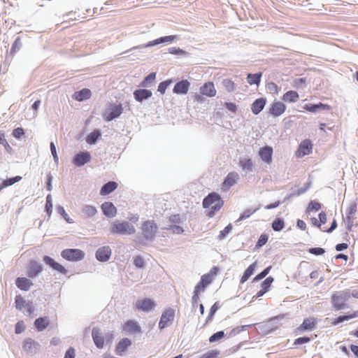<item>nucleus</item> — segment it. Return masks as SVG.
<instances>
[{
    "label": "nucleus",
    "instance_id": "nucleus-1",
    "mask_svg": "<svg viewBox=\"0 0 358 358\" xmlns=\"http://www.w3.org/2000/svg\"><path fill=\"white\" fill-rule=\"evenodd\" d=\"M110 230L111 234L120 235H131L136 231L134 226L127 221H122V222H113L111 224Z\"/></svg>",
    "mask_w": 358,
    "mask_h": 358
},
{
    "label": "nucleus",
    "instance_id": "nucleus-2",
    "mask_svg": "<svg viewBox=\"0 0 358 358\" xmlns=\"http://www.w3.org/2000/svg\"><path fill=\"white\" fill-rule=\"evenodd\" d=\"M143 239L147 242H152L158 231V227L154 220L145 221L141 227Z\"/></svg>",
    "mask_w": 358,
    "mask_h": 358
},
{
    "label": "nucleus",
    "instance_id": "nucleus-3",
    "mask_svg": "<svg viewBox=\"0 0 358 358\" xmlns=\"http://www.w3.org/2000/svg\"><path fill=\"white\" fill-rule=\"evenodd\" d=\"M349 299L348 294L345 289L334 292L331 297L332 307L336 310H343L348 308L346 301Z\"/></svg>",
    "mask_w": 358,
    "mask_h": 358
},
{
    "label": "nucleus",
    "instance_id": "nucleus-4",
    "mask_svg": "<svg viewBox=\"0 0 358 358\" xmlns=\"http://www.w3.org/2000/svg\"><path fill=\"white\" fill-rule=\"evenodd\" d=\"M177 39H178V36L176 35H170V36H162V37H159V38H157L155 40L150 41V42H148L146 44H142V45H140L135 46V47L131 48L129 50V51L133 50H137V49H142V48H149V47H152V46L157 45H159V44H162V43L171 44L174 41H176ZM128 52H129V50H128ZM124 53H126V52H124Z\"/></svg>",
    "mask_w": 358,
    "mask_h": 358
},
{
    "label": "nucleus",
    "instance_id": "nucleus-5",
    "mask_svg": "<svg viewBox=\"0 0 358 358\" xmlns=\"http://www.w3.org/2000/svg\"><path fill=\"white\" fill-rule=\"evenodd\" d=\"M61 256L68 261L77 262L85 257V253L79 249H65L62 251Z\"/></svg>",
    "mask_w": 358,
    "mask_h": 358
},
{
    "label": "nucleus",
    "instance_id": "nucleus-6",
    "mask_svg": "<svg viewBox=\"0 0 358 358\" xmlns=\"http://www.w3.org/2000/svg\"><path fill=\"white\" fill-rule=\"evenodd\" d=\"M175 317V310L173 308L166 309L162 314L159 322V328L162 330L169 327L173 322Z\"/></svg>",
    "mask_w": 358,
    "mask_h": 358
},
{
    "label": "nucleus",
    "instance_id": "nucleus-7",
    "mask_svg": "<svg viewBox=\"0 0 358 358\" xmlns=\"http://www.w3.org/2000/svg\"><path fill=\"white\" fill-rule=\"evenodd\" d=\"M123 112L122 103H112L109 106L108 112L104 113L103 117L106 122H110L113 120L119 117Z\"/></svg>",
    "mask_w": 358,
    "mask_h": 358
},
{
    "label": "nucleus",
    "instance_id": "nucleus-8",
    "mask_svg": "<svg viewBox=\"0 0 358 358\" xmlns=\"http://www.w3.org/2000/svg\"><path fill=\"white\" fill-rule=\"evenodd\" d=\"M357 204L356 202H351L346 210V223L347 229L352 231L354 220L355 218V214L357 213Z\"/></svg>",
    "mask_w": 358,
    "mask_h": 358
},
{
    "label": "nucleus",
    "instance_id": "nucleus-9",
    "mask_svg": "<svg viewBox=\"0 0 358 358\" xmlns=\"http://www.w3.org/2000/svg\"><path fill=\"white\" fill-rule=\"evenodd\" d=\"M43 271V266L35 260L29 262L27 268V275L29 278H34L39 275Z\"/></svg>",
    "mask_w": 358,
    "mask_h": 358
},
{
    "label": "nucleus",
    "instance_id": "nucleus-10",
    "mask_svg": "<svg viewBox=\"0 0 358 358\" xmlns=\"http://www.w3.org/2000/svg\"><path fill=\"white\" fill-rule=\"evenodd\" d=\"M136 308L144 312H150L155 307V302L150 299L138 300L135 304Z\"/></svg>",
    "mask_w": 358,
    "mask_h": 358
},
{
    "label": "nucleus",
    "instance_id": "nucleus-11",
    "mask_svg": "<svg viewBox=\"0 0 358 358\" xmlns=\"http://www.w3.org/2000/svg\"><path fill=\"white\" fill-rule=\"evenodd\" d=\"M91 160L90 153L87 151L80 152L73 158V163L78 167L84 166Z\"/></svg>",
    "mask_w": 358,
    "mask_h": 358
},
{
    "label": "nucleus",
    "instance_id": "nucleus-12",
    "mask_svg": "<svg viewBox=\"0 0 358 358\" xmlns=\"http://www.w3.org/2000/svg\"><path fill=\"white\" fill-rule=\"evenodd\" d=\"M40 347L38 343L30 338H26L22 345V349L24 352L30 355H34L37 352Z\"/></svg>",
    "mask_w": 358,
    "mask_h": 358
},
{
    "label": "nucleus",
    "instance_id": "nucleus-13",
    "mask_svg": "<svg viewBox=\"0 0 358 358\" xmlns=\"http://www.w3.org/2000/svg\"><path fill=\"white\" fill-rule=\"evenodd\" d=\"M43 260L45 264L49 266L53 270H55L64 275L67 273V270L62 264L55 261V259L52 257L48 255H45L43 257Z\"/></svg>",
    "mask_w": 358,
    "mask_h": 358
},
{
    "label": "nucleus",
    "instance_id": "nucleus-14",
    "mask_svg": "<svg viewBox=\"0 0 358 358\" xmlns=\"http://www.w3.org/2000/svg\"><path fill=\"white\" fill-rule=\"evenodd\" d=\"M111 253L112 250L109 246H103L96 250L95 257L98 261L104 262L110 259Z\"/></svg>",
    "mask_w": 358,
    "mask_h": 358
},
{
    "label": "nucleus",
    "instance_id": "nucleus-15",
    "mask_svg": "<svg viewBox=\"0 0 358 358\" xmlns=\"http://www.w3.org/2000/svg\"><path fill=\"white\" fill-rule=\"evenodd\" d=\"M189 87L190 83L187 80H182L175 84L173 92L176 94H186Z\"/></svg>",
    "mask_w": 358,
    "mask_h": 358
},
{
    "label": "nucleus",
    "instance_id": "nucleus-16",
    "mask_svg": "<svg viewBox=\"0 0 358 358\" xmlns=\"http://www.w3.org/2000/svg\"><path fill=\"white\" fill-rule=\"evenodd\" d=\"M317 320L314 317H308L303 320L302 324L297 328V331L302 332L305 331H311L316 328Z\"/></svg>",
    "mask_w": 358,
    "mask_h": 358
},
{
    "label": "nucleus",
    "instance_id": "nucleus-17",
    "mask_svg": "<svg viewBox=\"0 0 358 358\" xmlns=\"http://www.w3.org/2000/svg\"><path fill=\"white\" fill-rule=\"evenodd\" d=\"M92 336L96 348L99 349L103 348L104 345V338L102 336L100 329L94 327L92 331Z\"/></svg>",
    "mask_w": 358,
    "mask_h": 358
},
{
    "label": "nucleus",
    "instance_id": "nucleus-18",
    "mask_svg": "<svg viewBox=\"0 0 358 358\" xmlns=\"http://www.w3.org/2000/svg\"><path fill=\"white\" fill-rule=\"evenodd\" d=\"M101 208L103 215L109 218L114 217L117 214V208L111 202L106 201L103 203Z\"/></svg>",
    "mask_w": 358,
    "mask_h": 358
},
{
    "label": "nucleus",
    "instance_id": "nucleus-19",
    "mask_svg": "<svg viewBox=\"0 0 358 358\" xmlns=\"http://www.w3.org/2000/svg\"><path fill=\"white\" fill-rule=\"evenodd\" d=\"M152 96V93L150 90L138 89L134 92V97L138 102H143L148 99Z\"/></svg>",
    "mask_w": 358,
    "mask_h": 358
},
{
    "label": "nucleus",
    "instance_id": "nucleus-20",
    "mask_svg": "<svg viewBox=\"0 0 358 358\" xmlns=\"http://www.w3.org/2000/svg\"><path fill=\"white\" fill-rule=\"evenodd\" d=\"M239 178V176L238 173L233 171L228 173V175L226 176L223 184H222V188L224 189H228L233 185H234Z\"/></svg>",
    "mask_w": 358,
    "mask_h": 358
},
{
    "label": "nucleus",
    "instance_id": "nucleus-21",
    "mask_svg": "<svg viewBox=\"0 0 358 358\" xmlns=\"http://www.w3.org/2000/svg\"><path fill=\"white\" fill-rule=\"evenodd\" d=\"M286 109L285 105L280 101L273 102L269 108V113L274 117L281 115Z\"/></svg>",
    "mask_w": 358,
    "mask_h": 358
},
{
    "label": "nucleus",
    "instance_id": "nucleus-22",
    "mask_svg": "<svg viewBox=\"0 0 358 358\" xmlns=\"http://www.w3.org/2000/svg\"><path fill=\"white\" fill-rule=\"evenodd\" d=\"M220 195L216 192H211L206 196L203 200V207L204 208H209L213 204L221 200Z\"/></svg>",
    "mask_w": 358,
    "mask_h": 358
},
{
    "label": "nucleus",
    "instance_id": "nucleus-23",
    "mask_svg": "<svg viewBox=\"0 0 358 358\" xmlns=\"http://www.w3.org/2000/svg\"><path fill=\"white\" fill-rule=\"evenodd\" d=\"M330 106L327 104H324L322 103H319L317 104L313 103H306L303 106V108L310 112V113H317L321 110H328L330 109Z\"/></svg>",
    "mask_w": 358,
    "mask_h": 358
},
{
    "label": "nucleus",
    "instance_id": "nucleus-24",
    "mask_svg": "<svg viewBox=\"0 0 358 358\" xmlns=\"http://www.w3.org/2000/svg\"><path fill=\"white\" fill-rule=\"evenodd\" d=\"M200 93L208 97L215 96L216 94V90L213 83L208 82L203 85L200 87Z\"/></svg>",
    "mask_w": 358,
    "mask_h": 358
},
{
    "label": "nucleus",
    "instance_id": "nucleus-25",
    "mask_svg": "<svg viewBox=\"0 0 358 358\" xmlns=\"http://www.w3.org/2000/svg\"><path fill=\"white\" fill-rule=\"evenodd\" d=\"M273 149L271 147L265 146L259 150V155L261 159L267 164L272 161Z\"/></svg>",
    "mask_w": 358,
    "mask_h": 358
},
{
    "label": "nucleus",
    "instance_id": "nucleus-26",
    "mask_svg": "<svg viewBox=\"0 0 358 358\" xmlns=\"http://www.w3.org/2000/svg\"><path fill=\"white\" fill-rule=\"evenodd\" d=\"M124 330L129 334L141 333V327L137 322L134 320H128L124 324Z\"/></svg>",
    "mask_w": 358,
    "mask_h": 358
},
{
    "label": "nucleus",
    "instance_id": "nucleus-27",
    "mask_svg": "<svg viewBox=\"0 0 358 358\" xmlns=\"http://www.w3.org/2000/svg\"><path fill=\"white\" fill-rule=\"evenodd\" d=\"M15 285L20 289L23 291H28L33 285V283L27 278L18 277L15 280Z\"/></svg>",
    "mask_w": 358,
    "mask_h": 358
},
{
    "label": "nucleus",
    "instance_id": "nucleus-28",
    "mask_svg": "<svg viewBox=\"0 0 358 358\" xmlns=\"http://www.w3.org/2000/svg\"><path fill=\"white\" fill-rule=\"evenodd\" d=\"M266 100L264 98L257 99L251 106V110L253 114L258 115L264 108Z\"/></svg>",
    "mask_w": 358,
    "mask_h": 358
},
{
    "label": "nucleus",
    "instance_id": "nucleus-29",
    "mask_svg": "<svg viewBox=\"0 0 358 358\" xmlns=\"http://www.w3.org/2000/svg\"><path fill=\"white\" fill-rule=\"evenodd\" d=\"M239 165L242 170L246 173L254 171V164L250 158H241L239 159Z\"/></svg>",
    "mask_w": 358,
    "mask_h": 358
},
{
    "label": "nucleus",
    "instance_id": "nucleus-30",
    "mask_svg": "<svg viewBox=\"0 0 358 358\" xmlns=\"http://www.w3.org/2000/svg\"><path fill=\"white\" fill-rule=\"evenodd\" d=\"M312 150V144L310 141L306 140L301 143L297 150L298 157L308 155Z\"/></svg>",
    "mask_w": 358,
    "mask_h": 358
},
{
    "label": "nucleus",
    "instance_id": "nucleus-31",
    "mask_svg": "<svg viewBox=\"0 0 358 358\" xmlns=\"http://www.w3.org/2000/svg\"><path fill=\"white\" fill-rule=\"evenodd\" d=\"M117 187V183L115 181H109L104 184L100 190V194L105 196L108 195Z\"/></svg>",
    "mask_w": 358,
    "mask_h": 358
},
{
    "label": "nucleus",
    "instance_id": "nucleus-32",
    "mask_svg": "<svg viewBox=\"0 0 358 358\" xmlns=\"http://www.w3.org/2000/svg\"><path fill=\"white\" fill-rule=\"evenodd\" d=\"M356 317H358V310L348 313L347 315L338 316L332 322V324L337 325L338 324L343 322L344 321H347Z\"/></svg>",
    "mask_w": 358,
    "mask_h": 358
},
{
    "label": "nucleus",
    "instance_id": "nucleus-33",
    "mask_svg": "<svg viewBox=\"0 0 358 358\" xmlns=\"http://www.w3.org/2000/svg\"><path fill=\"white\" fill-rule=\"evenodd\" d=\"M50 321L47 317H41L34 321V326L38 331H42L48 326Z\"/></svg>",
    "mask_w": 358,
    "mask_h": 358
},
{
    "label": "nucleus",
    "instance_id": "nucleus-34",
    "mask_svg": "<svg viewBox=\"0 0 358 358\" xmlns=\"http://www.w3.org/2000/svg\"><path fill=\"white\" fill-rule=\"evenodd\" d=\"M91 94V91L89 89L84 88L78 92H76L74 94V98L78 101H82L90 99Z\"/></svg>",
    "mask_w": 358,
    "mask_h": 358
},
{
    "label": "nucleus",
    "instance_id": "nucleus-35",
    "mask_svg": "<svg viewBox=\"0 0 358 358\" xmlns=\"http://www.w3.org/2000/svg\"><path fill=\"white\" fill-rule=\"evenodd\" d=\"M299 99V94L296 91L289 90L284 94L282 100L285 102L294 103Z\"/></svg>",
    "mask_w": 358,
    "mask_h": 358
},
{
    "label": "nucleus",
    "instance_id": "nucleus-36",
    "mask_svg": "<svg viewBox=\"0 0 358 358\" xmlns=\"http://www.w3.org/2000/svg\"><path fill=\"white\" fill-rule=\"evenodd\" d=\"M156 79V73L152 72L149 73L141 83L139 87H149L155 82Z\"/></svg>",
    "mask_w": 358,
    "mask_h": 358
},
{
    "label": "nucleus",
    "instance_id": "nucleus-37",
    "mask_svg": "<svg viewBox=\"0 0 358 358\" xmlns=\"http://www.w3.org/2000/svg\"><path fill=\"white\" fill-rule=\"evenodd\" d=\"M101 133L100 130L95 129L87 135L86 138V142L90 145L95 144L97 140L101 137Z\"/></svg>",
    "mask_w": 358,
    "mask_h": 358
},
{
    "label": "nucleus",
    "instance_id": "nucleus-38",
    "mask_svg": "<svg viewBox=\"0 0 358 358\" xmlns=\"http://www.w3.org/2000/svg\"><path fill=\"white\" fill-rule=\"evenodd\" d=\"M256 267V263H253L250 264L245 271L243 273V275H242L241 278V283H244L246 282L249 278L254 273L255 269Z\"/></svg>",
    "mask_w": 358,
    "mask_h": 358
},
{
    "label": "nucleus",
    "instance_id": "nucleus-39",
    "mask_svg": "<svg viewBox=\"0 0 358 358\" xmlns=\"http://www.w3.org/2000/svg\"><path fill=\"white\" fill-rule=\"evenodd\" d=\"M223 205L224 201L222 199L218 201L217 202L214 203V205L213 204L212 206H210L211 207L209 211L207 213L206 215L209 217H213L215 215V213L221 209Z\"/></svg>",
    "mask_w": 358,
    "mask_h": 358
},
{
    "label": "nucleus",
    "instance_id": "nucleus-40",
    "mask_svg": "<svg viewBox=\"0 0 358 358\" xmlns=\"http://www.w3.org/2000/svg\"><path fill=\"white\" fill-rule=\"evenodd\" d=\"M262 73H249L247 76V81L250 85H259L261 81Z\"/></svg>",
    "mask_w": 358,
    "mask_h": 358
},
{
    "label": "nucleus",
    "instance_id": "nucleus-41",
    "mask_svg": "<svg viewBox=\"0 0 358 358\" xmlns=\"http://www.w3.org/2000/svg\"><path fill=\"white\" fill-rule=\"evenodd\" d=\"M131 342L129 338H123L119 341L116 350L118 352H123L127 349L129 346L131 345Z\"/></svg>",
    "mask_w": 358,
    "mask_h": 358
},
{
    "label": "nucleus",
    "instance_id": "nucleus-42",
    "mask_svg": "<svg viewBox=\"0 0 358 358\" xmlns=\"http://www.w3.org/2000/svg\"><path fill=\"white\" fill-rule=\"evenodd\" d=\"M222 85L228 92H232L236 90L235 83L229 78H224L222 80Z\"/></svg>",
    "mask_w": 358,
    "mask_h": 358
},
{
    "label": "nucleus",
    "instance_id": "nucleus-43",
    "mask_svg": "<svg viewBox=\"0 0 358 358\" xmlns=\"http://www.w3.org/2000/svg\"><path fill=\"white\" fill-rule=\"evenodd\" d=\"M271 227H272L273 230L275 231H282L285 227V222H284L283 219H282V218L275 219L271 224Z\"/></svg>",
    "mask_w": 358,
    "mask_h": 358
},
{
    "label": "nucleus",
    "instance_id": "nucleus-44",
    "mask_svg": "<svg viewBox=\"0 0 358 358\" xmlns=\"http://www.w3.org/2000/svg\"><path fill=\"white\" fill-rule=\"evenodd\" d=\"M83 211L87 217H93L97 213L96 208L90 205H85L83 208Z\"/></svg>",
    "mask_w": 358,
    "mask_h": 358
},
{
    "label": "nucleus",
    "instance_id": "nucleus-45",
    "mask_svg": "<svg viewBox=\"0 0 358 358\" xmlns=\"http://www.w3.org/2000/svg\"><path fill=\"white\" fill-rule=\"evenodd\" d=\"M21 180L22 177L19 176L13 178H9L3 181L2 185L3 187H8L15 184V182H19Z\"/></svg>",
    "mask_w": 358,
    "mask_h": 358
},
{
    "label": "nucleus",
    "instance_id": "nucleus-46",
    "mask_svg": "<svg viewBox=\"0 0 358 358\" xmlns=\"http://www.w3.org/2000/svg\"><path fill=\"white\" fill-rule=\"evenodd\" d=\"M259 208H257L254 210H252L250 208H248L243 211V213L241 214L239 218L238 219L237 222L242 221L245 219H247L250 217L251 215L255 213Z\"/></svg>",
    "mask_w": 358,
    "mask_h": 358
},
{
    "label": "nucleus",
    "instance_id": "nucleus-47",
    "mask_svg": "<svg viewBox=\"0 0 358 358\" xmlns=\"http://www.w3.org/2000/svg\"><path fill=\"white\" fill-rule=\"evenodd\" d=\"M171 83H172V80H171V79L161 82L158 85L157 91L159 92L161 94H164L166 92V90L171 84Z\"/></svg>",
    "mask_w": 358,
    "mask_h": 358
},
{
    "label": "nucleus",
    "instance_id": "nucleus-48",
    "mask_svg": "<svg viewBox=\"0 0 358 358\" xmlns=\"http://www.w3.org/2000/svg\"><path fill=\"white\" fill-rule=\"evenodd\" d=\"M15 302V307L19 310H21L26 306V301L21 295L16 296Z\"/></svg>",
    "mask_w": 358,
    "mask_h": 358
},
{
    "label": "nucleus",
    "instance_id": "nucleus-49",
    "mask_svg": "<svg viewBox=\"0 0 358 358\" xmlns=\"http://www.w3.org/2000/svg\"><path fill=\"white\" fill-rule=\"evenodd\" d=\"M21 47H22L21 41H20V38H17L15 39V41H14V43H13L12 47L10 48V55H13L14 54H15L17 51H19L20 50Z\"/></svg>",
    "mask_w": 358,
    "mask_h": 358
},
{
    "label": "nucleus",
    "instance_id": "nucleus-50",
    "mask_svg": "<svg viewBox=\"0 0 358 358\" xmlns=\"http://www.w3.org/2000/svg\"><path fill=\"white\" fill-rule=\"evenodd\" d=\"M225 336L224 331H219L216 333L213 334L210 338H209V342L210 343H214L216 341H218L221 340L222 338H224Z\"/></svg>",
    "mask_w": 358,
    "mask_h": 358
},
{
    "label": "nucleus",
    "instance_id": "nucleus-51",
    "mask_svg": "<svg viewBox=\"0 0 358 358\" xmlns=\"http://www.w3.org/2000/svg\"><path fill=\"white\" fill-rule=\"evenodd\" d=\"M232 230V226L229 224L227 227H224V229L222 231H220L217 239L218 240H223L226 238V236Z\"/></svg>",
    "mask_w": 358,
    "mask_h": 358
},
{
    "label": "nucleus",
    "instance_id": "nucleus-52",
    "mask_svg": "<svg viewBox=\"0 0 358 358\" xmlns=\"http://www.w3.org/2000/svg\"><path fill=\"white\" fill-rule=\"evenodd\" d=\"M134 264L138 268H144L145 267V261L140 255H137L134 258Z\"/></svg>",
    "mask_w": 358,
    "mask_h": 358
},
{
    "label": "nucleus",
    "instance_id": "nucleus-53",
    "mask_svg": "<svg viewBox=\"0 0 358 358\" xmlns=\"http://www.w3.org/2000/svg\"><path fill=\"white\" fill-rule=\"evenodd\" d=\"M46 213L50 215L52 211V199L51 194H48L46 196V203L45 206Z\"/></svg>",
    "mask_w": 358,
    "mask_h": 358
},
{
    "label": "nucleus",
    "instance_id": "nucleus-54",
    "mask_svg": "<svg viewBox=\"0 0 358 358\" xmlns=\"http://www.w3.org/2000/svg\"><path fill=\"white\" fill-rule=\"evenodd\" d=\"M0 144L4 146L5 149L7 152H10L12 150V148L10 146L8 143L7 142L5 135L2 131H0Z\"/></svg>",
    "mask_w": 358,
    "mask_h": 358
},
{
    "label": "nucleus",
    "instance_id": "nucleus-55",
    "mask_svg": "<svg viewBox=\"0 0 358 358\" xmlns=\"http://www.w3.org/2000/svg\"><path fill=\"white\" fill-rule=\"evenodd\" d=\"M211 282L210 276L208 274H204L201 278L200 283L202 285V290H204L206 287Z\"/></svg>",
    "mask_w": 358,
    "mask_h": 358
},
{
    "label": "nucleus",
    "instance_id": "nucleus-56",
    "mask_svg": "<svg viewBox=\"0 0 358 358\" xmlns=\"http://www.w3.org/2000/svg\"><path fill=\"white\" fill-rule=\"evenodd\" d=\"M268 237L267 235L262 234L259 236V238L256 243L255 248H262L263 245H264L266 243V242L268 241Z\"/></svg>",
    "mask_w": 358,
    "mask_h": 358
},
{
    "label": "nucleus",
    "instance_id": "nucleus-57",
    "mask_svg": "<svg viewBox=\"0 0 358 358\" xmlns=\"http://www.w3.org/2000/svg\"><path fill=\"white\" fill-rule=\"evenodd\" d=\"M273 282V278L271 276H269L266 278L263 282L262 283V287L264 289L265 291H268L270 289V287Z\"/></svg>",
    "mask_w": 358,
    "mask_h": 358
},
{
    "label": "nucleus",
    "instance_id": "nucleus-58",
    "mask_svg": "<svg viewBox=\"0 0 358 358\" xmlns=\"http://www.w3.org/2000/svg\"><path fill=\"white\" fill-rule=\"evenodd\" d=\"M25 324L22 320L18 321L15 324V332L16 334H20L25 330Z\"/></svg>",
    "mask_w": 358,
    "mask_h": 358
},
{
    "label": "nucleus",
    "instance_id": "nucleus-59",
    "mask_svg": "<svg viewBox=\"0 0 358 358\" xmlns=\"http://www.w3.org/2000/svg\"><path fill=\"white\" fill-rule=\"evenodd\" d=\"M57 211L62 215L63 218L69 223H73V220L69 217L68 214L66 213L64 208L62 206H59L57 207Z\"/></svg>",
    "mask_w": 358,
    "mask_h": 358
},
{
    "label": "nucleus",
    "instance_id": "nucleus-60",
    "mask_svg": "<svg viewBox=\"0 0 358 358\" xmlns=\"http://www.w3.org/2000/svg\"><path fill=\"white\" fill-rule=\"evenodd\" d=\"M271 270V266L265 268L262 272H260L259 274H257L255 278H254V280H260L265 278L269 273Z\"/></svg>",
    "mask_w": 358,
    "mask_h": 358
},
{
    "label": "nucleus",
    "instance_id": "nucleus-61",
    "mask_svg": "<svg viewBox=\"0 0 358 358\" xmlns=\"http://www.w3.org/2000/svg\"><path fill=\"white\" fill-rule=\"evenodd\" d=\"M248 327H249V326L243 325V326H241V327H236V328L231 329L229 331V337H232V336H234L238 334L241 331L245 330Z\"/></svg>",
    "mask_w": 358,
    "mask_h": 358
},
{
    "label": "nucleus",
    "instance_id": "nucleus-62",
    "mask_svg": "<svg viewBox=\"0 0 358 358\" xmlns=\"http://www.w3.org/2000/svg\"><path fill=\"white\" fill-rule=\"evenodd\" d=\"M308 252L314 255H322L324 254L325 250L322 248H310Z\"/></svg>",
    "mask_w": 358,
    "mask_h": 358
},
{
    "label": "nucleus",
    "instance_id": "nucleus-63",
    "mask_svg": "<svg viewBox=\"0 0 358 358\" xmlns=\"http://www.w3.org/2000/svg\"><path fill=\"white\" fill-rule=\"evenodd\" d=\"M320 208L321 206L318 202L312 201L310 202L308 209L311 211H318Z\"/></svg>",
    "mask_w": 358,
    "mask_h": 358
},
{
    "label": "nucleus",
    "instance_id": "nucleus-64",
    "mask_svg": "<svg viewBox=\"0 0 358 358\" xmlns=\"http://www.w3.org/2000/svg\"><path fill=\"white\" fill-rule=\"evenodd\" d=\"M24 134V129L22 127H17L13 131V136L18 139L20 138Z\"/></svg>",
    "mask_w": 358,
    "mask_h": 358
}]
</instances>
